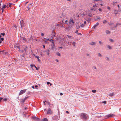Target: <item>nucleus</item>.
I'll return each mask as SVG.
<instances>
[{"mask_svg": "<svg viewBox=\"0 0 121 121\" xmlns=\"http://www.w3.org/2000/svg\"><path fill=\"white\" fill-rule=\"evenodd\" d=\"M106 34H110V31L108 30H106Z\"/></svg>", "mask_w": 121, "mask_h": 121, "instance_id": "f3484780", "label": "nucleus"}, {"mask_svg": "<svg viewBox=\"0 0 121 121\" xmlns=\"http://www.w3.org/2000/svg\"><path fill=\"white\" fill-rule=\"evenodd\" d=\"M99 43L100 44H102V42L101 41H99Z\"/></svg>", "mask_w": 121, "mask_h": 121, "instance_id": "ea45409f", "label": "nucleus"}, {"mask_svg": "<svg viewBox=\"0 0 121 121\" xmlns=\"http://www.w3.org/2000/svg\"><path fill=\"white\" fill-rule=\"evenodd\" d=\"M3 99V98H2L0 97V101Z\"/></svg>", "mask_w": 121, "mask_h": 121, "instance_id": "6e6d98bb", "label": "nucleus"}, {"mask_svg": "<svg viewBox=\"0 0 121 121\" xmlns=\"http://www.w3.org/2000/svg\"><path fill=\"white\" fill-rule=\"evenodd\" d=\"M71 22H72V23H73V24H74V22H73V20H72V19L71 20H70V23H71Z\"/></svg>", "mask_w": 121, "mask_h": 121, "instance_id": "c9c22d12", "label": "nucleus"}, {"mask_svg": "<svg viewBox=\"0 0 121 121\" xmlns=\"http://www.w3.org/2000/svg\"><path fill=\"white\" fill-rule=\"evenodd\" d=\"M107 9L109 10H110V8L108 6L107 7Z\"/></svg>", "mask_w": 121, "mask_h": 121, "instance_id": "c03bdc74", "label": "nucleus"}, {"mask_svg": "<svg viewBox=\"0 0 121 121\" xmlns=\"http://www.w3.org/2000/svg\"><path fill=\"white\" fill-rule=\"evenodd\" d=\"M115 116V115L113 114H110L107 116L108 118L112 117Z\"/></svg>", "mask_w": 121, "mask_h": 121, "instance_id": "423d86ee", "label": "nucleus"}, {"mask_svg": "<svg viewBox=\"0 0 121 121\" xmlns=\"http://www.w3.org/2000/svg\"><path fill=\"white\" fill-rule=\"evenodd\" d=\"M92 92L94 93H95L96 92V90H92Z\"/></svg>", "mask_w": 121, "mask_h": 121, "instance_id": "cd10ccee", "label": "nucleus"}, {"mask_svg": "<svg viewBox=\"0 0 121 121\" xmlns=\"http://www.w3.org/2000/svg\"><path fill=\"white\" fill-rule=\"evenodd\" d=\"M80 26L81 27H84V25L83 24H80Z\"/></svg>", "mask_w": 121, "mask_h": 121, "instance_id": "bb28decb", "label": "nucleus"}, {"mask_svg": "<svg viewBox=\"0 0 121 121\" xmlns=\"http://www.w3.org/2000/svg\"><path fill=\"white\" fill-rule=\"evenodd\" d=\"M45 52H46L47 54L48 55H49V54L50 51L48 49L47 50H45L44 51Z\"/></svg>", "mask_w": 121, "mask_h": 121, "instance_id": "f8f14e48", "label": "nucleus"}, {"mask_svg": "<svg viewBox=\"0 0 121 121\" xmlns=\"http://www.w3.org/2000/svg\"><path fill=\"white\" fill-rule=\"evenodd\" d=\"M52 112L50 108L48 109V111L47 112V114H51L52 113Z\"/></svg>", "mask_w": 121, "mask_h": 121, "instance_id": "0eeeda50", "label": "nucleus"}, {"mask_svg": "<svg viewBox=\"0 0 121 121\" xmlns=\"http://www.w3.org/2000/svg\"><path fill=\"white\" fill-rule=\"evenodd\" d=\"M7 7V6L6 5H4L3 6L2 8L1 9H2V13L3 11L4 10V9Z\"/></svg>", "mask_w": 121, "mask_h": 121, "instance_id": "6e6552de", "label": "nucleus"}, {"mask_svg": "<svg viewBox=\"0 0 121 121\" xmlns=\"http://www.w3.org/2000/svg\"><path fill=\"white\" fill-rule=\"evenodd\" d=\"M72 44L73 46L74 47L76 44V42H73L72 43Z\"/></svg>", "mask_w": 121, "mask_h": 121, "instance_id": "4be33fe9", "label": "nucleus"}, {"mask_svg": "<svg viewBox=\"0 0 121 121\" xmlns=\"http://www.w3.org/2000/svg\"><path fill=\"white\" fill-rule=\"evenodd\" d=\"M105 59H106V60L107 61H108L109 60V58L108 57H106V58Z\"/></svg>", "mask_w": 121, "mask_h": 121, "instance_id": "c85d7f7f", "label": "nucleus"}, {"mask_svg": "<svg viewBox=\"0 0 121 121\" xmlns=\"http://www.w3.org/2000/svg\"><path fill=\"white\" fill-rule=\"evenodd\" d=\"M99 24V23L98 22H97L96 24H95L94 26H93V28L94 29L96 27V26H98Z\"/></svg>", "mask_w": 121, "mask_h": 121, "instance_id": "9d476101", "label": "nucleus"}, {"mask_svg": "<svg viewBox=\"0 0 121 121\" xmlns=\"http://www.w3.org/2000/svg\"><path fill=\"white\" fill-rule=\"evenodd\" d=\"M33 118L34 119H36V120H39V118H37L36 117H34Z\"/></svg>", "mask_w": 121, "mask_h": 121, "instance_id": "412c9836", "label": "nucleus"}, {"mask_svg": "<svg viewBox=\"0 0 121 121\" xmlns=\"http://www.w3.org/2000/svg\"><path fill=\"white\" fill-rule=\"evenodd\" d=\"M93 68L94 69H96V67L95 66H94L93 67Z\"/></svg>", "mask_w": 121, "mask_h": 121, "instance_id": "4d7b16f0", "label": "nucleus"}, {"mask_svg": "<svg viewBox=\"0 0 121 121\" xmlns=\"http://www.w3.org/2000/svg\"><path fill=\"white\" fill-rule=\"evenodd\" d=\"M107 22V21L106 20H105L103 22V23L104 24H105Z\"/></svg>", "mask_w": 121, "mask_h": 121, "instance_id": "c756f323", "label": "nucleus"}, {"mask_svg": "<svg viewBox=\"0 0 121 121\" xmlns=\"http://www.w3.org/2000/svg\"><path fill=\"white\" fill-rule=\"evenodd\" d=\"M55 61H56L57 62H59V60H58L57 59H56L55 60Z\"/></svg>", "mask_w": 121, "mask_h": 121, "instance_id": "864d4df0", "label": "nucleus"}, {"mask_svg": "<svg viewBox=\"0 0 121 121\" xmlns=\"http://www.w3.org/2000/svg\"><path fill=\"white\" fill-rule=\"evenodd\" d=\"M115 12V14H117L118 12V11L117 10H114Z\"/></svg>", "mask_w": 121, "mask_h": 121, "instance_id": "a878e982", "label": "nucleus"}, {"mask_svg": "<svg viewBox=\"0 0 121 121\" xmlns=\"http://www.w3.org/2000/svg\"><path fill=\"white\" fill-rule=\"evenodd\" d=\"M27 47L26 46L25 47L24 50L25 51V52H26V51L27 50Z\"/></svg>", "mask_w": 121, "mask_h": 121, "instance_id": "b1692460", "label": "nucleus"}, {"mask_svg": "<svg viewBox=\"0 0 121 121\" xmlns=\"http://www.w3.org/2000/svg\"><path fill=\"white\" fill-rule=\"evenodd\" d=\"M26 90L24 89L21 90L19 94V95H20L23 94L26 91Z\"/></svg>", "mask_w": 121, "mask_h": 121, "instance_id": "7ed1b4c3", "label": "nucleus"}, {"mask_svg": "<svg viewBox=\"0 0 121 121\" xmlns=\"http://www.w3.org/2000/svg\"><path fill=\"white\" fill-rule=\"evenodd\" d=\"M78 32V30H76L75 31V33H77Z\"/></svg>", "mask_w": 121, "mask_h": 121, "instance_id": "8fccbe9b", "label": "nucleus"}, {"mask_svg": "<svg viewBox=\"0 0 121 121\" xmlns=\"http://www.w3.org/2000/svg\"><path fill=\"white\" fill-rule=\"evenodd\" d=\"M99 11H101V9L100 8H99Z\"/></svg>", "mask_w": 121, "mask_h": 121, "instance_id": "13d9d810", "label": "nucleus"}, {"mask_svg": "<svg viewBox=\"0 0 121 121\" xmlns=\"http://www.w3.org/2000/svg\"><path fill=\"white\" fill-rule=\"evenodd\" d=\"M109 40L110 41L112 42H114L113 40L112 39H109Z\"/></svg>", "mask_w": 121, "mask_h": 121, "instance_id": "5701e85b", "label": "nucleus"}, {"mask_svg": "<svg viewBox=\"0 0 121 121\" xmlns=\"http://www.w3.org/2000/svg\"><path fill=\"white\" fill-rule=\"evenodd\" d=\"M20 23L21 27H23L24 26V23L23 22V20L21 21Z\"/></svg>", "mask_w": 121, "mask_h": 121, "instance_id": "39448f33", "label": "nucleus"}, {"mask_svg": "<svg viewBox=\"0 0 121 121\" xmlns=\"http://www.w3.org/2000/svg\"><path fill=\"white\" fill-rule=\"evenodd\" d=\"M81 117V118L83 119H87V115L86 114L84 113H82Z\"/></svg>", "mask_w": 121, "mask_h": 121, "instance_id": "f257e3e1", "label": "nucleus"}, {"mask_svg": "<svg viewBox=\"0 0 121 121\" xmlns=\"http://www.w3.org/2000/svg\"><path fill=\"white\" fill-rule=\"evenodd\" d=\"M80 27L79 25H77V26H76L77 29H79L80 28Z\"/></svg>", "mask_w": 121, "mask_h": 121, "instance_id": "7c9ffc66", "label": "nucleus"}, {"mask_svg": "<svg viewBox=\"0 0 121 121\" xmlns=\"http://www.w3.org/2000/svg\"><path fill=\"white\" fill-rule=\"evenodd\" d=\"M56 55L58 56H60V54L58 52H57L56 53Z\"/></svg>", "mask_w": 121, "mask_h": 121, "instance_id": "473e14b6", "label": "nucleus"}, {"mask_svg": "<svg viewBox=\"0 0 121 121\" xmlns=\"http://www.w3.org/2000/svg\"><path fill=\"white\" fill-rule=\"evenodd\" d=\"M14 47L16 49H20V47L19 44L17 43H16L14 45Z\"/></svg>", "mask_w": 121, "mask_h": 121, "instance_id": "20e7f679", "label": "nucleus"}, {"mask_svg": "<svg viewBox=\"0 0 121 121\" xmlns=\"http://www.w3.org/2000/svg\"><path fill=\"white\" fill-rule=\"evenodd\" d=\"M97 6L96 5V4H93V7L92 8L90 9V10L92 11L93 10L94 11H95L97 9Z\"/></svg>", "mask_w": 121, "mask_h": 121, "instance_id": "f03ea898", "label": "nucleus"}, {"mask_svg": "<svg viewBox=\"0 0 121 121\" xmlns=\"http://www.w3.org/2000/svg\"><path fill=\"white\" fill-rule=\"evenodd\" d=\"M67 36L69 38H72V37L71 36H68V35H67Z\"/></svg>", "mask_w": 121, "mask_h": 121, "instance_id": "5fc2aeb1", "label": "nucleus"}, {"mask_svg": "<svg viewBox=\"0 0 121 121\" xmlns=\"http://www.w3.org/2000/svg\"><path fill=\"white\" fill-rule=\"evenodd\" d=\"M50 41L51 42H53V41L52 39H50Z\"/></svg>", "mask_w": 121, "mask_h": 121, "instance_id": "3c124183", "label": "nucleus"}, {"mask_svg": "<svg viewBox=\"0 0 121 121\" xmlns=\"http://www.w3.org/2000/svg\"><path fill=\"white\" fill-rule=\"evenodd\" d=\"M9 7H10L11 6L12 4V3H9Z\"/></svg>", "mask_w": 121, "mask_h": 121, "instance_id": "58836bf2", "label": "nucleus"}, {"mask_svg": "<svg viewBox=\"0 0 121 121\" xmlns=\"http://www.w3.org/2000/svg\"><path fill=\"white\" fill-rule=\"evenodd\" d=\"M52 43H53V46H52V48H51V49L53 50H54V49H55V47H54V46H55V45H54V42H52Z\"/></svg>", "mask_w": 121, "mask_h": 121, "instance_id": "1a4fd4ad", "label": "nucleus"}, {"mask_svg": "<svg viewBox=\"0 0 121 121\" xmlns=\"http://www.w3.org/2000/svg\"><path fill=\"white\" fill-rule=\"evenodd\" d=\"M38 87V86L37 85H35V88H36V87Z\"/></svg>", "mask_w": 121, "mask_h": 121, "instance_id": "69168bd1", "label": "nucleus"}, {"mask_svg": "<svg viewBox=\"0 0 121 121\" xmlns=\"http://www.w3.org/2000/svg\"><path fill=\"white\" fill-rule=\"evenodd\" d=\"M34 65H33V64L31 65H30L31 67H33V66L34 67Z\"/></svg>", "mask_w": 121, "mask_h": 121, "instance_id": "37998d69", "label": "nucleus"}, {"mask_svg": "<svg viewBox=\"0 0 121 121\" xmlns=\"http://www.w3.org/2000/svg\"><path fill=\"white\" fill-rule=\"evenodd\" d=\"M100 19V17H99L98 16V17H97L95 19L96 20H98L99 19V20Z\"/></svg>", "mask_w": 121, "mask_h": 121, "instance_id": "aec40b11", "label": "nucleus"}, {"mask_svg": "<svg viewBox=\"0 0 121 121\" xmlns=\"http://www.w3.org/2000/svg\"><path fill=\"white\" fill-rule=\"evenodd\" d=\"M103 103L104 104H106V101H103Z\"/></svg>", "mask_w": 121, "mask_h": 121, "instance_id": "49530a36", "label": "nucleus"}, {"mask_svg": "<svg viewBox=\"0 0 121 121\" xmlns=\"http://www.w3.org/2000/svg\"><path fill=\"white\" fill-rule=\"evenodd\" d=\"M39 56H38L37 58V59H38V61H40V60L39 59Z\"/></svg>", "mask_w": 121, "mask_h": 121, "instance_id": "79ce46f5", "label": "nucleus"}, {"mask_svg": "<svg viewBox=\"0 0 121 121\" xmlns=\"http://www.w3.org/2000/svg\"><path fill=\"white\" fill-rule=\"evenodd\" d=\"M7 99L6 98L4 99H3V100L5 101H7Z\"/></svg>", "mask_w": 121, "mask_h": 121, "instance_id": "de8ad7c7", "label": "nucleus"}, {"mask_svg": "<svg viewBox=\"0 0 121 121\" xmlns=\"http://www.w3.org/2000/svg\"><path fill=\"white\" fill-rule=\"evenodd\" d=\"M47 83L48 85V84H50V83L49 82H47Z\"/></svg>", "mask_w": 121, "mask_h": 121, "instance_id": "603ef678", "label": "nucleus"}, {"mask_svg": "<svg viewBox=\"0 0 121 121\" xmlns=\"http://www.w3.org/2000/svg\"><path fill=\"white\" fill-rule=\"evenodd\" d=\"M1 40L2 41H3L4 40V39L3 38H0Z\"/></svg>", "mask_w": 121, "mask_h": 121, "instance_id": "09e8293b", "label": "nucleus"}, {"mask_svg": "<svg viewBox=\"0 0 121 121\" xmlns=\"http://www.w3.org/2000/svg\"><path fill=\"white\" fill-rule=\"evenodd\" d=\"M98 55L100 57H101L102 56V55L101 54L99 53H98Z\"/></svg>", "mask_w": 121, "mask_h": 121, "instance_id": "393cba45", "label": "nucleus"}, {"mask_svg": "<svg viewBox=\"0 0 121 121\" xmlns=\"http://www.w3.org/2000/svg\"><path fill=\"white\" fill-rule=\"evenodd\" d=\"M88 22H89L90 21V19H89V18H88V19H87V20H86Z\"/></svg>", "mask_w": 121, "mask_h": 121, "instance_id": "4c0bfd02", "label": "nucleus"}, {"mask_svg": "<svg viewBox=\"0 0 121 121\" xmlns=\"http://www.w3.org/2000/svg\"><path fill=\"white\" fill-rule=\"evenodd\" d=\"M23 42H25L26 41V39L25 38H23L22 39Z\"/></svg>", "mask_w": 121, "mask_h": 121, "instance_id": "ddd939ff", "label": "nucleus"}, {"mask_svg": "<svg viewBox=\"0 0 121 121\" xmlns=\"http://www.w3.org/2000/svg\"><path fill=\"white\" fill-rule=\"evenodd\" d=\"M42 121H48V120L47 118H44L42 119Z\"/></svg>", "mask_w": 121, "mask_h": 121, "instance_id": "a211bd4d", "label": "nucleus"}, {"mask_svg": "<svg viewBox=\"0 0 121 121\" xmlns=\"http://www.w3.org/2000/svg\"><path fill=\"white\" fill-rule=\"evenodd\" d=\"M114 95V93H113L109 94L108 95L110 96H112Z\"/></svg>", "mask_w": 121, "mask_h": 121, "instance_id": "2eb2a0df", "label": "nucleus"}, {"mask_svg": "<svg viewBox=\"0 0 121 121\" xmlns=\"http://www.w3.org/2000/svg\"><path fill=\"white\" fill-rule=\"evenodd\" d=\"M47 104H48L49 105H50V103H49V102H48V101H47V102H46Z\"/></svg>", "mask_w": 121, "mask_h": 121, "instance_id": "e433bc0d", "label": "nucleus"}, {"mask_svg": "<svg viewBox=\"0 0 121 121\" xmlns=\"http://www.w3.org/2000/svg\"><path fill=\"white\" fill-rule=\"evenodd\" d=\"M60 95H63V93H60Z\"/></svg>", "mask_w": 121, "mask_h": 121, "instance_id": "680f3d73", "label": "nucleus"}, {"mask_svg": "<svg viewBox=\"0 0 121 121\" xmlns=\"http://www.w3.org/2000/svg\"><path fill=\"white\" fill-rule=\"evenodd\" d=\"M32 6V4L31 3L29 6H28V10H30V8Z\"/></svg>", "mask_w": 121, "mask_h": 121, "instance_id": "4468645a", "label": "nucleus"}, {"mask_svg": "<svg viewBox=\"0 0 121 121\" xmlns=\"http://www.w3.org/2000/svg\"><path fill=\"white\" fill-rule=\"evenodd\" d=\"M34 67H35V68H36V69L37 70H38V69L39 68H37L35 66V65H34Z\"/></svg>", "mask_w": 121, "mask_h": 121, "instance_id": "f704fd0d", "label": "nucleus"}, {"mask_svg": "<svg viewBox=\"0 0 121 121\" xmlns=\"http://www.w3.org/2000/svg\"><path fill=\"white\" fill-rule=\"evenodd\" d=\"M118 25H121V24L119 23H118L116 24V26H115L116 27H117V26Z\"/></svg>", "mask_w": 121, "mask_h": 121, "instance_id": "2f4dec72", "label": "nucleus"}, {"mask_svg": "<svg viewBox=\"0 0 121 121\" xmlns=\"http://www.w3.org/2000/svg\"><path fill=\"white\" fill-rule=\"evenodd\" d=\"M41 36H43L44 35L43 33H41Z\"/></svg>", "mask_w": 121, "mask_h": 121, "instance_id": "a18cd8bd", "label": "nucleus"}, {"mask_svg": "<svg viewBox=\"0 0 121 121\" xmlns=\"http://www.w3.org/2000/svg\"><path fill=\"white\" fill-rule=\"evenodd\" d=\"M43 103H44V105H45L46 104L45 103V102H47V101H43Z\"/></svg>", "mask_w": 121, "mask_h": 121, "instance_id": "a19ab883", "label": "nucleus"}, {"mask_svg": "<svg viewBox=\"0 0 121 121\" xmlns=\"http://www.w3.org/2000/svg\"><path fill=\"white\" fill-rule=\"evenodd\" d=\"M43 48H45V45H43Z\"/></svg>", "mask_w": 121, "mask_h": 121, "instance_id": "338daca9", "label": "nucleus"}, {"mask_svg": "<svg viewBox=\"0 0 121 121\" xmlns=\"http://www.w3.org/2000/svg\"><path fill=\"white\" fill-rule=\"evenodd\" d=\"M86 55L87 56H89V54L88 53H87L86 54Z\"/></svg>", "mask_w": 121, "mask_h": 121, "instance_id": "0e129e2a", "label": "nucleus"}, {"mask_svg": "<svg viewBox=\"0 0 121 121\" xmlns=\"http://www.w3.org/2000/svg\"><path fill=\"white\" fill-rule=\"evenodd\" d=\"M96 44V43L95 42H92L89 44L92 45H95Z\"/></svg>", "mask_w": 121, "mask_h": 121, "instance_id": "9b49d317", "label": "nucleus"}, {"mask_svg": "<svg viewBox=\"0 0 121 121\" xmlns=\"http://www.w3.org/2000/svg\"><path fill=\"white\" fill-rule=\"evenodd\" d=\"M27 98V97H26L24 99L21 100V102L22 103H24V102L25 101V100Z\"/></svg>", "mask_w": 121, "mask_h": 121, "instance_id": "dca6fc26", "label": "nucleus"}, {"mask_svg": "<svg viewBox=\"0 0 121 121\" xmlns=\"http://www.w3.org/2000/svg\"><path fill=\"white\" fill-rule=\"evenodd\" d=\"M107 47L108 48H109V49H112V47L110 46L109 45H108L107 46Z\"/></svg>", "mask_w": 121, "mask_h": 121, "instance_id": "6ab92c4d", "label": "nucleus"}, {"mask_svg": "<svg viewBox=\"0 0 121 121\" xmlns=\"http://www.w3.org/2000/svg\"><path fill=\"white\" fill-rule=\"evenodd\" d=\"M50 40L49 39H47V41H50Z\"/></svg>", "mask_w": 121, "mask_h": 121, "instance_id": "e2e57ef3", "label": "nucleus"}, {"mask_svg": "<svg viewBox=\"0 0 121 121\" xmlns=\"http://www.w3.org/2000/svg\"><path fill=\"white\" fill-rule=\"evenodd\" d=\"M1 35H2L3 36H4L5 35V34L4 33H1Z\"/></svg>", "mask_w": 121, "mask_h": 121, "instance_id": "72a5a7b5", "label": "nucleus"}, {"mask_svg": "<svg viewBox=\"0 0 121 121\" xmlns=\"http://www.w3.org/2000/svg\"><path fill=\"white\" fill-rule=\"evenodd\" d=\"M117 7H118V8H120V6H119V5L118 4V5H117Z\"/></svg>", "mask_w": 121, "mask_h": 121, "instance_id": "774afa93", "label": "nucleus"}, {"mask_svg": "<svg viewBox=\"0 0 121 121\" xmlns=\"http://www.w3.org/2000/svg\"><path fill=\"white\" fill-rule=\"evenodd\" d=\"M78 34L79 35H81V34L80 33H78Z\"/></svg>", "mask_w": 121, "mask_h": 121, "instance_id": "052dcab7", "label": "nucleus"}, {"mask_svg": "<svg viewBox=\"0 0 121 121\" xmlns=\"http://www.w3.org/2000/svg\"><path fill=\"white\" fill-rule=\"evenodd\" d=\"M108 24L109 25H111V24L110 22H109L108 23Z\"/></svg>", "mask_w": 121, "mask_h": 121, "instance_id": "bf43d9fd", "label": "nucleus"}]
</instances>
